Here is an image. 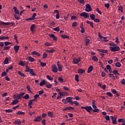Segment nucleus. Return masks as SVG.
Masks as SVG:
<instances>
[{"instance_id":"f257e3e1","label":"nucleus","mask_w":125,"mask_h":125,"mask_svg":"<svg viewBox=\"0 0 125 125\" xmlns=\"http://www.w3.org/2000/svg\"><path fill=\"white\" fill-rule=\"evenodd\" d=\"M108 44L110 46L109 47V48L111 50V51H113V52H115L116 51H119L120 50V47L119 46H117L115 43H109Z\"/></svg>"},{"instance_id":"f03ea898","label":"nucleus","mask_w":125,"mask_h":125,"mask_svg":"<svg viewBox=\"0 0 125 125\" xmlns=\"http://www.w3.org/2000/svg\"><path fill=\"white\" fill-rule=\"evenodd\" d=\"M24 95H25V93L22 92L20 94L14 95L13 98L16 100H19V99H21V98H22V97H23V96H24Z\"/></svg>"},{"instance_id":"7ed1b4c3","label":"nucleus","mask_w":125,"mask_h":125,"mask_svg":"<svg viewBox=\"0 0 125 125\" xmlns=\"http://www.w3.org/2000/svg\"><path fill=\"white\" fill-rule=\"evenodd\" d=\"M81 109H84L86 110V112H88V113H90L91 111H92L93 110L92 109V107L91 106H87L86 107L84 106H81Z\"/></svg>"},{"instance_id":"20e7f679","label":"nucleus","mask_w":125,"mask_h":125,"mask_svg":"<svg viewBox=\"0 0 125 125\" xmlns=\"http://www.w3.org/2000/svg\"><path fill=\"white\" fill-rule=\"evenodd\" d=\"M57 65L58 68V70L59 71V72H62L63 70V65L60 63V62H57Z\"/></svg>"},{"instance_id":"39448f33","label":"nucleus","mask_w":125,"mask_h":125,"mask_svg":"<svg viewBox=\"0 0 125 125\" xmlns=\"http://www.w3.org/2000/svg\"><path fill=\"white\" fill-rule=\"evenodd\" d=\"M52 71L53 73H57L58 72V68L55 64H53L51 66Z\"/></svg>"},{"instance_id":"423d86ee","label":"nucleus","mask_w":125,"mask_h":125,"mask_svg":"<svg viewBox=\"0 0 125 125\" xmlns=\"http://www.w3.org/2000/svg\"><path fill=\"white\" fill-rule=\"evenodd\" d=\"M86 8L85 9V11L86 12H90V11H91L92 8L91 6H90V4H87L85 5Z\"/></svg>"},{"instance_id":"0eeeda50","label":"nucleus","mask_w":125,"mask_h":125,"mask_svg":"<svg viewBox=\"0 0 125 125\" xmlns=\"http://www.w3.org/2000/svg\"><path fill=\"white\" fill-rule=\"evenodd\" d=\"M110 118H111V120L112 121V123L113 125L117 124V117H116V115L114 116H111Z\"/></svg>"},{"instance_id":"6e6552de","label":"nucleus","mask_w":125,"mask_h":125,"mask_svg":"<svg viewBox=\"0 0 125 125\" xmlns=\"http://www.w3.org/2000/svg\"><path fill=\"white\" fill-rule=\"evenodd\" d=\"M80 16H82V17H83L84 18H88V17H89V15L88 14V13L84 12L80 14Z\"/></svg>"},{"instance_id":"1a4fd4ad","label":"nucleus","mask_w":125,"mask_h":125,"mask_svg":"<svg viewBox=\"0 0 125 125\" xmlns=\"http://www.w3.org/2000/svg\"><path fill=\"white\" fill-rule=\"evenodd\" d=\"M92 108L94 109V110H93V112L94 113H98V112H99V109L97 108V106H96V105L93 104V105H92Z\"/></svg>"},{"instance_id":"9d476101","label":"nucleus","mask_w":125,"mask_h":125,"mask_svg":"<svg viewBox=\"0 0 125 125\" xmlns=\"http://www.w3.org/2000/svg\"><path fill=\"white\" fill-rule=\"evenodd\" d=\"M66 102H68V103H70L71 105H73L74 104V102L72 101V98L70 97H68L66 98Z\"/></svg>"},{"instance_id":"9b49d317","label":"nucleus","mask_w":125,"mask_h":125,"mask_svg":"<svg viewBox=\"0 0 125 125\" xmlns=\"http://www.w3.org/2000/svg\"><path fill=\"white\" fill-rule=\"evenodd\" d=\"M81 61V58H78V59L74 58L73 62L75 64H78V63Z\"/></svg>"},{"instance_id":"f8f14e48","label":"nucleus","mask_w":125,"mask_h":125,"mask_svg":"<svg viewBox=\"0 0 125 125\" xmlns=\"http://www.w3.org/2000/svg\"><path fill=\"white\" fill-rule=\"evenodd\" d=\"M10 25V23L9 22H0V26H8Z\"/></svg>"},{"instance_id":"ddd939ff","label":"nucleus","mask_w":125,"mask_h":125,"mask_svg":"<svg viewBox=\"0 0 125 125\" xmlns=\"http://www.w3.org/2000/svg\"><path fill=\"white\" fill-rule=\"evenodd\" d=\"M97 51H99V52H102V53H107L108 50H103L102 49H98Z\"/></svg>"},{"instance_id":"4468645a","label":"nucleus","mask_w":125,"mask_h":125,"mask_svg":"<svg viewBox=\"0 0 125 125\" xmlns=\"http://www.w3.org/2000/svg\"><path fill=\"white\" fill-rule=\"evenodd\" d=\"M49 37L53 39V41H57V37H55V35L53 34H49Z\"/></svg>"},{"instance_id":"2eb2a0df","label":"nucleus","mask_w":125,"mask_h":125,"mask_svg":"<svg viewBox=\"0 0 125 125\" xmlns=\"http://www.w3.org/2000/svg\"><path fill=\"white\" fill-rule=\"evenodd\" d=\"M92 70H93V66L90 65L88 68V70H87L88 74L91 73V72H92Z\"/></svg>"},{"instance_id":"dca6fc26","label":"nucleus","mask_w":125,"mask_h":125,"mask_svg":"<svg viewBox=\"0 0 125 125\" xmlns=\"http://www.w3.org/2000/svg\"><path fill=\"white\" fill-rule=\"evenodd\" d=\"M47 82L46 81L43 80L41 81V82L40 83V86H43L45 83H46Z\"/></svg>"},{"instance_id":"f3484780","label":"nucleus","mask_w":125,"mask_h":125,"mask_svg":"<svg viewBox=\"0 0 125 125\" xmlns=\"http://www.w3.org/2000/svg\"><path fill=\"white\" fill-rule=\"evenodd\" d=\"M13 9L16 14H18V15L20 14V12L19 11V10H18V9H17V7L14 6L13 7Z\"/></svg>"},{"instance_id":"a211bd4d","label":"nucleus","mask_w":125,"mask_h":125,"mask_svg":"<svg viewBox=\"0 0 125 125\" xmlns=\"http://www.w3.org/2000/svg\"><path fill=\"white\" fill-rule=\"evenodd\" d=\"M48 115L49 117L50 118H54V114L53 113V112L51 111H48Z\"/></svg>"},{"instance_id":"6ab92c4d","label":"nucleus","mask_w":125,"mask_h":125,"mask_svg":"<svg viewBox=\"0 0 125 125\" xmlns=\"http://www.w3.org/2000/svg\"><path fill=\"white\" fill-rule=\"evenodd\" d=\"M19 47H20V46L18 45H15L14 46V49L16 53L18 52V51L19 50Z\"/></svg>"},{"instance_id":"aec40b11","label":"nucleus","mask_w":125,"mask_h":125,"mask_svg":"<svg viewBox=\"0 0 125 125\" xmlns=\"http://www.w3.org/2000/svg\"><path fill=\"white\" fill-rule=\"evenodd\" d=\"M59 94L61 96H66V95H68V93L66 92H60Z\"/></svg>"},{"instance_id":"412c9836","label":"nucleus","mask_w":125,"mask_h":125,"mask_svg":"<svg viewBox=\"0 0 125 125\" xmlns=\"http://www.w3.org/2000/svg\"><path fill=\"white\" fill-rule=\"evenodd\" d=\"M78 74H83V73L85 72V70L84 69H79L78 70Z\"/></svg>"},{"instance_id":"4be33fe9","label":"nucleus","mask_w":125,"mask_h":125,"mask_svg":"<svg viewBox=\"0 0 125 125\" xmlns=\"http://www.w3.org/2000/svg\"><path fill=\"white\" fill-rule=\"evenodd\" d=\"M41 121H42V117L41 116L36 117L34 120V122H41Z\"/></svg>"},{"instance_id":"5701e85b","label":"nucleus","mask_w":125,"mask_h":125,"mask_svg":"<svg viewBox=\"0 0 125 125\" xmlns=\"http://www.w3.org/2000/svg\"><path fill=\"white\" fill-rule=\"evenodd\" d=\"M109 78H110V79H112V80H113V81H115L116 80V78H115V76L113 74H110L108 75Z\"/></svg>"},{"instance_id":"b1692460","label":"nucleus","mask_w":125,"mask_h":125,"mask_svg":"<svg viewBox=\"0 0 125 125\" xmlns=\"http://www.w3.org/2000/svg\"><path fill=\"white\" fill-rule=\"evenodd\" d=\"M9 39V37L8 36H1L0 37V40L1 41H3V40H8Z\"/></svg>"},{"instance_id":"393cba45","label":"nucleus","mask_w":125,"mask_h":125,"mask_svg":"<svg viewBox=\"0 0 125 125\" xmlns=\"http://www.w3.org/2000/svg\"><path fill=\"white\" fill-rule=\"evenodd\" d=\"M19 102V101H18V100H16L13 101L11 103V104H12V105H16V104H17Z\"/></svg>"},{"instance_id":"a878e982","label":"nucleus","mask_w":125,"mask_h":125,"mask_svg":"<svg viewBox=\"0 0 125 125\" xmlns=\"http://www.w3.org/2000/svg\"><path fill=\"white\" fill-rule=\"evenodd\" d=\"M29 74H30L31 76H36V74L34 72V70L33 69H31Z\"/></svg>"},{"instance_id":"bb28decb","label":"nucleus","mask_w":125,"mask_h":125,"mask_svg":"<svg viewBox=\"0 0 125 125\" xmlns=\"http://www.w3.org/2000/svg\"><path fill=\"white\" fill-rule=\"evenodd\" d=\"M122 66V64H121V62H117L115 63V67H117L118 68H120Z\"/></svg>"},{"instance_id":"cd10ccee","label":"nucleus","mask_w":125,"mask_h":125,"mask_svg":"<svg viewBox=\"0 0 125 125\" xmlns=\"http://www.w3.org/2000/svg\"><path fill=\"white\" fill-rule=\"evenodd\" d=\"M89 16H90L91 20H93L95 19V15H94V14H91Z\"/></svg>"},{"instance_id":"c85d7f7f","label":"nucleus","mask_w":125,"mask_h":125,"mask_svg":"<svg viewBox=\"0 0 125 125\" xmlns=\"http://www.w3.org/2000/svg\"><path fill=\"white\" fill-rule=\"evenodd\" d=\"M23 98L25 100H28V99H29V98H30V95H29V94H26L24 96H23Z\"/></svg>"},{"instance_id":"c756f323","label":"nucleus","mask_w":125,"mask_h":125,"mask_svg":"<svg viewBox=\"0 0 125 125\" xmlns=\"http://www.w3.org/2000/svg\"><path fill=\"white\" fill-rule=\"evenodd\" d=\"M45 46H52V43H50L49 42H46L44 43Z\"/></svg>"},{"instance_id":"7c9ffc66","label":"nucleus","mask_w":125,"mask_h":125,"mask_svg":"<svg viewBox=\"0 0 125 125\" xmlns=\"http://www.w3.org/2000/svg\"><path fill=\"white\" fill-rule=\"evenodd\" d=\"M118 123H125V120L123 118H120L118 121Z\"/></svg>"},{"instance_id":"2f4dec72","label":"nucleus","mask_w":125,"mask_h":125,"mask_svg":"<svg viewBox=\"0 0 125 125\" xmlns=\"http://www.w3.org/2000/svg\"><path fill=\"white\" fill-rule=\"evenodd\" d=\"M28 60H29V61H30V62H34V61H35V59H34V58L29 56L28 57Z\"/></svg>"},{"instance_id":"473e14b6","label":"nucleus","mask_w":125,"mask_h":125,"mask_svg":"<svg viewBox=\"0 0 125 125\" xmlns=\"http://www.w3.org/2000/svg\"><path fill=\"white\" fill-rule=\"evenodd\" d=\"M35 24H32L31 26V27H30V30L31 31V32H34V31H35Z\"/></svg>"},{"instance_id":"72a5a7b5","label":"nucleus","mask_w":125,"mask_h":125,"mask_svg":"<svg viewBox=\"0 0 125 125\" xmlns=\"http://www.w3.org/2000/svg\"><path fill=\"white\" fill-rule=\"evenodd\" d=\"M3 63H4V65H5V64H8V63H9V62H8V58H6V59L4 60Z\"/></svg>"},{"instance_id":"f704fd0d","label":"nucleus","mask_w":125,"mask_h":125,"mask_svg":"<svg viewBox=\"0 0 125 125\" xmlns=\"http://www.w3.org/2000/svg\"><path fill=\"white\" fill-rule=\"evenodd\" d=\"M33 101H35V100H30L28 102V106H31V105H33Z\"/></svg>"},{"instance_id":"c9c22d12","label":"nucleus","mask_w":125,"mask_h":125,"mask_svg":"<svg viewBox=\"0 0 125 125\" xmlns=\"http://www.w3.org/2000/svg\"><path fill=\"white\" fill-rule=\"evenodd\" d=\"M15 125H21V121H19V120H15L14 122Z\"/></svg>"},{"instance_id":"e433bc0d","label":"nucleus","mask_w":125,"mask_h":125,"mask_svg":"<svg viewBox=\"0 0 125 125\" xmlns=\"http://www.w3.org/2000/svg\"><path fill=\"white\" fill-rule=\"evenodd\" d=\"M19 65H20L21 66H25V65H26V64L25 63H24V62H23V61H20Z\"/></svg>"},{"instance_id":"4c0bfd02","label":"nucleus","mask_w":125,"mask_h":125,"mask_svg":"<svg viewBox=\"0 0 125 125\" xmlns=\"http://www.w3.org/2000/svg\"><path fill=\"white\" fill-rule=\"evenodd\" d=\"M17 115H25V112L19 111L17 112Z\"/></svg>"},{"instance_id":"58836bf2","label":"nucleus","mask_w":125,"mask_h":125,"mask_svg":"<svg viewBox=\"0 0 125 125\" xmlns=\"http://www.w3.org/2000/svg\"><path fill=\"white\" fill-rule=\"evenodd\" d=\"M92 60H93V61H98V58L96 57V56H93L92 57Z\"/></svg>"},{"instance_id":"ea45409f","label":"nucleus","mask_w":125,"mask_h":125,"mask_svg":"<svg viewBox=\"0 0 125 125\" xmlns=\"http://www.w3.org/2000/svg\"><path fill=\"white\" fill-rule=\"evenodd\" d=\"M46 78L49 80V81H53V78L50 77L49 75L46 76Z\"/></svg>"},{"instance_id":"a19ab883","label":"nucleus","mask_w":125,"mask_h":125,"mask_svg":"<svg viewBox=\"0 0 125 125\" xmlns=\"http://www.w3.org/2000/svg\"><path fill=\"white\" fill-rule=\"evenodd\" d=\"M53 30L56 32H59V31H60V28H59V27H57L54 28Z\"/></svg>"},{"instance_id":"79ce46f5","label":"nucleus","mask_w":125,"mask_h":125,"mask_svg":"<svg viewBox=\"0 0 125 125\" xmlns=\"http://www.w3.org/2000/svg\"><path fill=\"white\" fill-rule=\"evenodd\" d=\"M26 68L25 72H26V73H30L31 69L29 67H28L27 66H26Z\"/></svg>"},{"instance_id":"37998d69","label":"nucleus","mask_w":125,"mask_h":125,"mask_svg":"<svg viewBox=\"0 0 125 125\" xmlns=\"http://www.w3.org/2000/svg\"><path fill=\"white\" fill-rule=\"evenodd\" d=\"M40 65L41 67H45V66H46V63L45 62H40Z\"/></svg>"},{"instance_id":"c03bdc74","label":"nucleus","mask_w":125,"mask_h":125,"mask_svg":"<svg viewBox=\"0 0 125 125\" xmlns=\"http://www.w3.org/2000/svg\"><path fill=\"white\" fill-rule=\"evenodd\" d=\"M9 44H12V43L10 42H4V45L6 46L9 45Z\"/></svg>"},{"instance_id":"a18cd8bd","label":"nucleus","mask_w":125,"mask_h":125,"mask_svg":"<svg viewBox=\"0 0 125 125\" xmlns=\"http://www.w3.org/2000/svg\"><path fill=\"white\" fill-rule=\"evenodd\" d=\"M89 42H90V40L86 39V41H85L86 45H88V44H89Z\"/></svg>"},{"instance_id":"49530a36","label":"nucleus","mask_w":125,"mask_h":125,"mask_svg":"<svg viewBox=\"0 0 125 125\" xmlns=\"http://www.w3.org/2000/svg\"><path fill=\"white\" fill-rule=\"evenodd\" d=\"M106 94H107V95L109 96V97H113V94H112V93H111L110 92H106Z\"/></svg>"},{"instance_id":"de8ad7c7","label":"nucleus","mask_w":125,"mask_h":125,"mask_svg":"<svg viewBox=\"0 0 125 125\" xmlns=\"http://www.w3.org/2000/svg\"><path fill=\"white\" fill-rule=\"evenodd\" d=\"M113 74H114V75H120V73H118L117 70H114L113 71Z\"/></svg>"},{"instance_id":"09e8293b","label":"nucleus","mask_w":125,"mask_h":125,"mask_svg":"<svg viewBox=\"0 0 125 125\" xmlns=\"http://www.w3.org/2000/svg\"><path fill=\"white\" fill-rule=\"evenodd\" d=\"M59 81L62 83H64V80H63V78L62 77H60L58 79Z\"/></svg>"},{"instance_id":"8fccbe9b","label":"nucleus","mask_w":125,"mask_h":125,"mask_svg":"<svg viewBox=\"0 0 125 125\" xmlns=\"http://www.w3.org/2000/svg\"><path fill=\"white\" fill-rule=\"evenodd\" d=\"M14 17H15V19H16V20H20V17H18V16H17V15L14 14Z\"/></svg>"},{"instance_id":"3c124183","label":"nucleus","mask_w":125,"mask_h":125,"mask_svg":"<svg viewBox=\"0 0 125 125\" xmlns=\"http://www.w3.org/2000/svg\"><path fill=\"white\" fill-rule=\"evenodd\" d=\"M18 73L19 75H20V76H21V77H25V75L24 74V73H21V71H19Z\"/></svg>"},{"instance_id":"603ef678","label":"nucleus","mask_w":125,"mask_h":125,"mask_svg":"<svg viewBox=\"0 0 125 125\" xmlns=\"http://www.w3.org/2000/svg\"><path fill=\"white\" fill-rule=\"evenodd\" d=\"M62 39H69V36L65 35H63L61 36Z\"/></svg>"},{"instance_id":"864d4df0","label":"nucleus","mask_w":125,"mask_h":125,"mask_svg":"<svg viewBox=\"0 0 125 125\" xmlns=\"http://www.w3.org/2000/svg\"><path fill=\"white\" fill-rule=\"evenodd\" d=\"M75 81H76V82H79V75L76 74L75 75Z\"/></svg>"},{"instance_id":"5fc2aeb1","label":"nucleus","mask_w":125,"mask_h":125,"mask_svg":"<svg viewBox=\"0 0 125 125\" xmlns=\"http://www.w3.org/2000/svg\"><path fill=\"white\" fill-rule=\"evenodd\" d=\"M93 20L95 22V23H99V22H100V21H99V19H98L95 18Z\"/></svg>"},{"instance_id":"6e6d98bb","label":"nucleus","mask_w":125,"mask_h":125,"mask_svg":"<svg viewBox=\"0 0 125 125\" xmlns=\"http://www.w3.org/2000/svg\"><path fill=\"white\" fill-rule=\"evenodd\" d=\"M78 1L82 4H84V0H78Z\"/></svg>"},{"instance_id":"4d7b16f0","label":"nucleus","mask_w":125,"mask_h":125,"mask_svg":"<svg viewBox=\"0 0 125 125\" xmlns=\"http://www.w3.org/2000/svg\"><path fill=\"white\" fill-rule=\"evenodd\" d=\"M77 25H78V23L76 21L73 22L72 26V27H77Z\"/></svg>"},{"instance_id":"13d9d810","label":"nucleus","mask_w":125,"mask_h":125,"mask_svg":"<svg viewBox=\"0 0 125 125\" xmlns=\"http://www.w3.org/2000/svg\"><path fill=\"white\" fill-rule=\"evenodd\" d=\"M5 111L6 113H12V112H13V110L12 109H6Z\"/></svg>"},{"instance_id":"bf43d9fd","label":"nucleus","mask_w":125,"mask_h":125,"mask_svg":"<svg viewBox=\"0 0 125 125\" xmlns=\"http://www.w3.org/2000/svg\"><path fill=\"white\" fill-rule=\"evenodd\" d=\"M35 111H33V112H32L31 111H29L28 112V114L30 116H33V115H34V114H35Z\"/></svg>"},{"instance_id":"052dcab7","label":"nucleus","mask_w":125,"mask_h":125,"mask_svg":"<svg viewBox=\"0 0 125 125\" xmlns=\"http://www.w3.org/2000/svg\"><path fill=\"white\" fill-rule=\"evenodd\" d=\"M112 93H113V94H116L118 93V91L116 90V89H113L112 90Z\"/></svg>"},{"instance_id":"680f3d73","label":"nucleus","mask_w":125,"mask_h":125,"mask_svg":"<svg viewBox=\"0 0 125 125\" xmlns=\"http://www.w3.org/2000/svg\"><path fill=\"white\" fill-rule=\"evenodd\" d=\"M62 101L64 104H67V103H68V102H67V100L65 99H63Z\"/></svg>"},{"instance_id":"e2e57ef3","label":"nucleus","mask_w":125,"mask_h":125,"mask_svg":"<svg viewBox=\"0 0 125 125\" xmlns=\"http://www.w3.org/2000/svg\"><path fill=\"white\" fill-rule=\"evenodd\" d=\"M119 10L123 13L124 12V10H123V6H121L119 7Z\"/></svg>"},{"instance_id":"0e129e2a","label":"nucleus","mask_w":125,"mask_h":125,"mask_svg":"<svg viewBox=\"0 0 125 125\" xmlns=\"http://www.w3.org/2000/svg\"><path fill=\"white\" fill-rule=\"evenodd\" d=\"M9 48H10V46H5L3 48L4 50H8V49H9Z\"/></svg>"},{"instance_id":"69168bd1","label":"nucleus","mask_w":125,"mask_h":125,"mask_svg":"<svg viewBox=\"0 0 125 125\" xmlns=\"http://www.w3.org/2000/svg\"><path fill=\"white\" fill-rule=\"evenodd\" d=\"M7 73H6L5 71H4L1 74V77H4V76H7Z\"/></svg>"},{"instance_id":"338daca9","label":"nucleus","mask_w":125,"mask_h":125,"mask_svg":"<svg viewBox=\"0 0 125 125\" xmlns=\"http://www.w3.org/2000/svg\"><path fill=\"white\" fill-rule=\"evenodd\" d=\"M46 87H47V88H51V87H52V85L50 84H47L46 85Z\"/></svg>"},{"instance_id":"774afa93","label":"nucleus","mask_w":125,"mask_h":125,"mask_svg":"<svg viewBox=\"0 0 125 125\" xmlns=\"http://www.w3.org/2000/svg\"><path fill=\"white\" fill-rule=\"evenodd\" d=\"M122 84H124V85H125V79H123L121 82Z\"/></svg>"}]
</instances>
